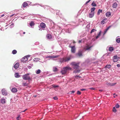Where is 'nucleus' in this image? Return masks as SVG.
Here are the masks:
<instances>
[{
  "label": "nucleus",
  "mask_w": 120,
  "mask_h": 120,
  "mask_svg": "<svg viewBox=\"0 0 120 120\" xmlns=\"http://www.w3.org/2000/svg\"><path fill=\"white\" fill-rule=\"evenodd\" d=\"M106 15L107 17H109L111 15V13L109 12H107L106 14Z\"/></svg>",
  "instance_id": "f3484780"
},
{
  "label": "nucleus",
  "mask_w": 120,
  "mask_h": 120,
  "mask_svg": "<svg viewBox=\"0 0 120 120\" xmlns=\"http://www.w3.org/2000/svg\"><path fill=\"white\" fill-rule=\"evenodd\" d=\"M120 58L119 57H117V56H113V61L114 62H117L119 59Z\"/></svg>",
  "instance_id": "20e7f679"
},
{
  "label": "nucleus",
  "mask_w": 120,
  "mask_h": 120,
  "mask_svg": "<svg viewBox=\"0 0 120 120\" xmlns=\"http://www.w3.org/2000/svg\"><path fill=\"white\" fill-rule=\"evenodd\" d=\"M102 10L101 9L98 10L97 13V14L98 15H99L100 14V13H101L102 12Z\"/></svg>",
  "instance_id": "c756f323"
},
{
  "label": "nucleus",
  "mask_w": 120,
  "mask_h": 120,
  "mask_svg": "<svg viewBox=\"0 0 120 120\" xmlns=\"http://www.w3.org/2000/svg\"><path fill=\"white\" fill-rule=\"evenodd\" d=\"M22 85L23 86H25L27 85V84L26 83H24L23 82L22 83Z\"/></svg>",
  "instance_id": "c9c22d12"
},
{
  "label": "nucleus",
  "mask_w": 120,
  "mask_h": 120,
  "mask_svg": "<svg viewBox=\"0 0 120 120\" xmlns=\"http://www.w3.org/2000/svg\"><path fill=\"white\" fill-rule=\"evenodd\" d=\"M108 49L109 51L112 52L113 50L114 49L112 47H110Z\"/></svg>",
  "instance_id": "dca6fc26"
},
{
  "label": "nucleus",
  "mask_w": 120,
  "mask_h": 120,
  "mask_svg": "<svg viewBox=\"0 0 120 120\" xmlns=\"http://www.w3.org/2000/svg\"><path fill=\"white\" fill-rule=\"evenodd\" d=\"M21 119V118L19 116H18L16 118V119L18 120H19Z\"/></svg>",
  "instance_id": "37998d69"
},
{
  "label": "nucleus",
  "mask_w": 120,
  "mask_h": 120,
  "mask_svg": "<svg viewBox=\"0 0 120 120\" xmlns=\"http://www.w3.org/2000/svg\"><path fill=\"white\" fill-rule=\"evenodd\" d=\"M116 41L118 43H120V38H117L116 39Z\"/></svg>",
  "instance_id": "72a5a7b5"
},
{
  "label": "nucleus",
  "mask_w": 120,
  "mask_h": 120,
  "mask_svg": "<svg viewBox=\"0 0 120 120\" xmlns=\"http://www.w3.org/2000/svg\"><path fill=\"white\" fill-rule=\"evenodd\" d=\"M17 52V51L15 50H13L12 51V53L14 54H16Z\"/></svg>",
  "instance_id": "473e14b6"
},
{
  "label": "nucleus",
  "mask_w": 120,
  "mask_h": 120,
  "mask_svg": "<svg viewBox=\"0 0 120 120\" xmlns=\"http://www.w3.org/2000/svg\"><path fill=\"white\" fill-rule=\"evenodd\" d=\"M117 6V4L116 3H114L112 5V7L114 8H116Z\"/></svg>",
  "instance_id": "aec40b11"
},
{
  "label": "nucleus",
  "mask_w": 120,
  "mask_h": 120,
  "mask_svg": "<svg viewBox=\"0 0 120 120\" xmlns=\"http://www.w3.org/2000/svg\"><path fill=\"white\" fill-rule=\"evenodd\" d=\"M15 77L19 78L20 77V75H19L18 73H16L15 74Z\"/></svg>",
  "instance_id": "4be33fe9"
},
{
  "label": "nucleus",
  "mask_w": 120,
  "mask_h": 120,
  "mask_svg": "<svg viewBox=\"0 0 120 120\" xmlns=\"http://www.w3.org/2000/svg\"><path fill=\"white\" fill-rule=\"evenodd\" d=\"M29 75V74H27L23 75L22 76L23 79L25 80H30L31 79Z\"/></svg>",
  "instance_id": "7ed1b4c3"
},
{
  "label": "nucleus",
  "mask_w": 120,
  "mask_h": 120,
  "mask_svg": "<svg viewBox=\"0 0 120 120\" xmlns=\"http://www.w3.org/2000/svg\"><path fill=\"white\" fill-rule=\"evenodd\" d=\"M25 32H24L23 33V34H25Z\"/></svg>",
  "instance_id": "bf43d9fd"
},
{
  "label": "nucleus",
  "mask_w": 120,
  "mask_h": 120,
  "mask_svg": "<svg viewBox=\"0 0 120 120\" xmlns=\"http://www.w3.org/2000/svg\"><path fill=\"white\" fill-rule=\"evenodd\" d=\"M103 91V90H99V91Z\"/></svg>",
  "instance_id": "5fc2aeb1"
},
{
  "label": "nucleus",
  "mask_w": 120,
  "mask_h": 120,
  "mask_svg": "<svg viewBox=\"0 0 120 120\" xmlns=\"http://www.w3.org/2000/svg\"><path fill=\"white\" fill-rule=\"evenodd\" d=\"M70 47L71 48V51L72 53H74L75 52V46H70Z\"/></svg>",
  "instance_id": "0eeeda50"
},
{
  "label": "nucleus",
  "mask_w": 120,
  "mask_h": 120,
  "mask_svg": "<svg viewBox=\"0 0 120 120\" xmlns=\"http://www.w3.org/2000/svg\"><path fill=\"white\" fill-rule=\"evenodd\" d=\"M91 5L93 6L94 7H95L96 6V4L94 2H93L92 3Z\"/></svg>",
  "instance_id": "2f4dec72"
},
{
  "label": "nucleus",
  "mask_w": 120,
  "mask_h": 120,
  "mask_svg": "<svg viewBox=\"0 0 120 120\" xmlns=\"http://www.w3.org/2000/svg\"><path fill=\"white\" fill-rule=\"evenodd\" d=\"M101 31H100V32H99V34H98V35L96 36V39H97L100 36V35L101 34Z\"/></svg>",
  "instance_id": "a878e982"
},
{
  "label": "nucleus",
  "mask_w": 120,
  "mask_h": 120,
  "mask_svg": "<svg viewBox=\"0 0 120 120\" xmlns=\"http://www.w3.org/2000/svg\"><path fill=\"white\" fill-rule=\"evenodd\" d=\"M75 77L76 78H77V79L78 78V77H79V78H81V77H80V76H79L78 75H76L75 76Z\"/></svg>",
  "instance_id": "49530a36"
},
{
  "label": "nucleus",
  "mask_w": 120,
  "mask_h": 120,
  "mask_svg": "<svg viewBox=\"0 0 120 120\" xmlns=\"http://www.w3.org/2000/svg\"><path fill=\"white\" fill-rule=\"evenodd\" d=\"M40 60V59L39 58H34L33 60L34 61H38Z\"/></svg>",
  "instance_id": "b1692460"
},
{
  "label": "nucleus",
  "mask_w": 120,
  "mask_h": 120,
  "mask_svg": "<svg viewBox=\"0 0 120 120\" xmlns=\"http://www.w3.org/2000/svg\"><path fill=\"white\" fill-rule=\"evenodd\" d=\"M35 24L34 22L33 21H31L30 23V26L31 27H32L33 26H34Z\"/></svg>",
  "instance_id": "5701e85b"
},
{
  "label": "nucleus",
  "mask_w": 120,
  "mask_h": 120,
  "mask_svg": "<svg viewBox=\"0 0 120 120\" xmlns=\"http://www.w3.org/2000/svg\"><path fill=\"white\" fill-rule=\"evenodd\" d=\"M117 95H116V96H117Z\"/></svg>",
  "instance_id": "0e129e2a"
},
{
  "label": "nucleus",
  "mask_w": 120,
  "mask_h": 120,
  "mask_svg": "<svg viewBox=\"0 0 120 120\" xmlns=\"http://www.w3.org/2000/svg\"><path fill=\"white\" fill-rule=\"evenodd\" d=\"M110 27L111 26H110L108 27H107V28L104 31V34H105L106 32L110 28Z\"/></svg>",
  "instance_id": "7c9ffc66"
},
{
  "label": "nucleus",
  "mask_w": 120,
  "mask_h": 120,
  "mask_svg": "<svg viewBox=\"0 0 120 120\" xmlns=\"http://www.w3.org/2000/svg\"><path fill=\"white\" fill-rule=\"evenodd\" d=\"M120 107L119 105L118 104H117L116 105V108H118Z\"/></svg>",
  "instance_id": "79ce46f5"
},
{
  "label": "nucleus",
  "mask_w": 120,
  "mask_h": 120,
  "mask_svg": "<svg viewBox=\"0 0 120 120\" xmlns=\"http://www.w3.org/2000/svg\"><path fill=\"white\" fill-rule=\"evenodd\" d=\"M1 91L3 95L5 96H6L7 95V92L5 89H2L1 90Z\"/></svg>",
  "instance_id": "423d86ee"
},
{
  "label": "nucleus",
  "mask_w": 120,
  "mask_h": 120,
  "mask_svg": "<svg viewBox=\"0 0 120 120\" xmlns=\"http://www.w3.org/2000/svg\"><path fill=\"white\" fill-rule=\"evenodd\" d=\"M71 56H70V57H68L64 59V60L65 62L68 61L70 60V57Z\"/></svg>",
  "instance_id": "ddd939ff"
},
{
  "label": "nucleus",
  "mask_w": 120,
  "mask_h": 120,
  "mask_svg": "<svg viewBox=\"0 0 120 120\" xmlns=\"http://www.w3.org/2000/svg\"><path fill=\"white\" fill-rule=\"evenodd\" d=\"M41 71L40 69H38L37 71H36V73L37 74H39L40 73Z\"/></svg>",
  "instance_id": "f704fd0d"
},
{
  "label": "nucleus",
  "mask_w": 120,
  "mask_h": 120,
  "mask_svg": "<svg viewBox=\"0 0 120 120\" xmlns=\"http://www.w3.org/2000/svg\"><path fill=\"white\" fill-rule=\"evenodd\" d=\"M93 46H92L90 47H89V45H87L86 46V49L85 50H89L90 49V48H91V47H93Z\"/></svg>",
  "instance_id": "412c9836"
},
{
  "label": "nucleus",
  "mask_w": 120,
  "mask_h": 120,
  "mask_svg": "<svg viewBox=\"0 0 120 120\" xmlns=\"http://www.w3.org/2000/svg\"><path fill=\"white\" fill-rule=\"evenodd\" d=\"M12 15L10 16L11 17H12L13 15Z\"/></svg>",
  "instance_id": "052dcab7"
},
{
  "label": "nucleus",
  "mask_w": 120,
  "mask_h": 120,
  "mask_svg": "<svg viewBox=\"0 0 120 120\" xmlns=\"http://www.w3.org/2000/svg\"><path fill=\"white\" fill-rule=\"evenodd\" d=\"M1 102L3 104H4L6 102V100L4 99H2L1 100Z\"/></svg>",
  "instance_id": "6ab92c4d"
},
{
  "label": "nucleus",
  "mask_w": 120,
  "mask_h": 120,
  "mask_svg": "<svg viewBox=\"0 0 120 120\" xmlns=\"http://www.w3.org/2000/svg\"><path fill=\"white\" fill-rule=\"evenodd\" d=\"M86 90V89H82L80 90L81 91H83L84 90Z\"/></svg>",
  "instance_id": "8fccbe9b"
},
{
  "label": "nucleus",
  "mask_w": 120,
  "mask_h": 120,
  "mask_svg": "<svg viewBox=\"0 0 120 120\" xmlns=\"http://www.w3.org/2000/svg\"><path fill=\"white\" fill-rule=\"evenodd\" d=\"M58 69L56 67H54L53 68V71L54 72H56L58 71Z\"/></svg>",
  "instance_id": "a211bd4d"
},
{
  "label": "nucleus",
  "mask_w": 120,
  "mask_h": 120,
  "mask_svg": "<svg viewBox=\"0 0 120 120\" xmlns=\"http://www.w3.org/2000/svg\"><path fill=\"white\" fill-rule=\"evenodd\" d=\"M45 24L43 22L41 23L40 24V26L42 28H45Z\"/></svg>",
  "instance_id": "1a4fd4ad"
},
{
  "label": "nucleus",
  "mask_w": 120,
  "mask_h": 120,
  "mask_svg": "<svg viewBox=\"0 0 120 120\" xmlns=\"http://www.w3.org/2000/svg\"><path fill=\"white\" fill-rule=\"evenodd\" d=\"M80 71V70L79 69H75L74 71V73H79Z\"/></svg>",
  "instance_id": "bb28decb"
},
{
  "label": "nucleus",
  "mask_w": 120,
  "mask_h": 120,
  "mask_svg": "<svg viewBox=\"0 0 120 120\" xmlns=\"http://www.w3.org/2000/svg\"><path fill=\"white\" fill-rule=\"evenodd\" d=\"M11 91L13 92H15L17 91V90L15 88H13L12 89Z\"/></svg>",
  "instance_id": "9b49d317"
},
{
  "label": "nucleus",
  "mask_w": 120,
  "mask_h": 120,
  "mask_svg": "<svg viewBox=\"0 0 120 120\" xmlns=\"http://www.w3.org/2000/svg\"><path fill=\"white\" fill-rule=\"evenodd\" d=\"M46 37L47 38L49 39H51L52 38V36L50 34H47L46 35Z\"/></svg>",
  "instance_id": "9d476101"
},
{
  "label": "nucleus",
  "mask_w": 120,
  "mask_h": 120,
  "mask_svg": "<svg viewBox=\"0 0 120 120\" xmlns=\"http://www.w3.org/2000/svg\"><path fill=\"white\" fill-rule=\"evenodd\" d=\"M81 93L79 91H78L77 93V94L78 95H80L81 94Z\"/></svg>",
  "instance_id": "ea45409f"
},
{
  "label": "nucleus",
  "mask_w": 120,
  "mask_h": 120,
  "mask_svg": "<svg viewBox=\"0 0 120 120\" xmlns=\"http://www.w3.org/2000/svg\"><path fill=\"white\" fill-rule=\"evenodd\" d=\"M58 56H51L50 57L52 58H56L58 57Z\"/></svg>",
  "instance_id": "c85d7f7f"
},
{
  "label": "nucleus",
  "mask_w": 120,
  "mask_h": 120,
  "mask_svg": "<svg viewBox=\"0 0 120 120\" xmlns=\"http://www.w3.org/2000/svg\"><path fill=\"white\" fill-rule=\"evenodd\" d=\"M112 111L113 112H116V110L115 107H114L113 108Z\"/></svg>",
  "instance_id": "58836bf2"
},
{
  "label": "nucleus",
  "mask_w": 120,
  "mask_h": 120,
  "mask_svg": "<svg viewBox=\"0 0 120 120\" xmlns=\"http://www.w3.org/2000/svg\"><path fill=\"white\" fill-rule=\"evenodd\" d=\"M27 109H26L25 110H24V111H22V112H25V111H26Z\"/></svg>",
  "instance_id": "6e6d98bb"
},
{
  "label": "nucleus",
  "mask_w": 120,
  "mask_h": 120,
  "mask_svg": "<svg viewBox=\"0 0 120 120\" xmlns=\"http://www.w3.org/2000/svg\"><path fill=\"white\" fill-rule=\"evenodd\" d=\"M81 42V40H79V41L78 42L79 43H80Z\"/></svg>",
  "instance_id": "603ef678"
},
{
  "label": "nucleus",
  "mask_w": 120,
  "mask_h": 120,
  "mask_svg": "<svg viewBox=\"0 0 120 120\" xmlns=\"http://www.w3.org/2000/svg\"><path fill=\"white\" fill-rule=\"evenodd\" d=\"M75 41H74V42H73V43H75Z\"/></svg>",
  "instance_id": "680f3d73"
},
{
  "label": "nucleus",
  "mask_w": 120,
  "mask_h": 120,
  "mask_svg": "<svg viewBox=\"0 0 120 120\" xmlns=\"http://www.w3.org/2000/svg\"><path fill=\"white\" fill-rule=\"evenodd\" d=\"M75 92V91H72L70 92V93H70V94H71L72 93H74Z\"/></svg>",
  "instance_id": "de8ad7c7"
},
{
  "label": "nucleus",
  "mask_w": 120,
  "mask_h": 120,
  "mask_svg": "<svg viewBox=\"0 0 120 120\" xmlns=\"http://www.w3.org/2000/svg\"><path fill=\"white\" fill-rule=\"evenodd\" d=\"M52 86L54 87H57L59 86H58L56 85H52Z\"/></svg>",
  "instance_id": "a19ab883"
},
{
  "label": "nucleus",
  "mask_w": 120,
  "mask_h": 120,
  "mask_svg": "<svg viewBox=\"0 0 120 120\" xmlns=\"http://www.w3.org/2000/svg\"><path fill=\"white\" fill-rule=\"evenodd\" d=\"M29 57V56H25L21 59V60L23 62H25L28 60V57Z\"/></svg>",
  "instance_id": "39448f33"
},
{
  "label": "nucleus",
  "mask_w": 120,
  "mask_h": 120,
  "mask_svg": "<svg viewBox=\"0 0 120 120\" xmlns=\"http://www.w3.org/2000/svg\"><path fill=\"white\" fill-rule=\"evenodd\" d=\"M34 97L35 98L37 96L36 95H34Z\"/></svg>",
  "instance_id": "4d7b16f0"
},
{
  "label": "nucleus",
  "mask_w": 120,
  "mask_h": 120,
  "mask_svg": "<svg viewBox=\"0 0 120 120\" xmlns=\"http://www.w3.org/2000/svg\"><path fill=\"white\" fill-rule=\"evenodd\" d=\"M105 67L109 68H110L111 67V65H106V66Z\"/></svg>",
  "instance_id": "4c0bfd02"
},
{
  "label": "nucleus",
  "mask_w": 120,
  "mask_h": 120,
  "mask_svg": "<svg viewBox=\"0 0 120 120\" xmlns=\"http://www.w3.org/2000/svg\"><path fill=\"white\" fill-rule=\"evenodd\" d=\"M106 19H104L103 20H102L101 22V24H105V21L106 20Z\"/></svg>",
  "instance_id": "cd10ccee"
},
{
  "label": "nucleus",
  "mask_w": 120,
  "mask_h": 120,
  "mask_svg": "<svg viewBox=\"0 0 120 120\" xmlns=\"http://www.w3.org/2000/svg\"><path fill=\"white\" fill-rule=\"evenodd\" d=\"M115 94H113V95H115Z\"/></svg>",
  "instance_id": "e2e57ef3"
},
{
  "label": "nucleus",
  "mask_w": 120,
  "mask_h": 120,
  "mask_svg": "<svg viewBox=\"0 0 120 120\" xmlns=\"http://www.w3.org/2000/svg\"><path fill=\"white\" fill-rule=\"evenodd\" d=\"M89 89L91 90H94L95 89L94 88L92 87L90 88Z\"/></svg>",
  "instance_id": "a18cd8bd"
},
{
  "label": "nucleus",
  "mask_w": 120,
  "mask_h": 120,
  "mask_svg": "<svg viewBox=\"0 0 120 120\" xmlns=\"http://www.w3.org/2000/svg\"><path fill=\"white\" fill-rule=\"evenodd\" d=\"M4 14H3V15H1V17H3V16H4Z\"/></svg>",
  "instance_id": "13d9d810"
},
{
  "label": "nucleus",
  "mask_w": 120,
  "mask_h": 120,
  "mask_svg": "<svg viewBox=\"0 0 120 120\" xmlns=\"http://www.w3.org/2000/svg\"><path fill=\"white\" fill-rule=\"evenodd\" d=\"M94 13L91 12L89 14V17L90 18H92L94 16Z\"/></svg>",
  "instance_id": "4468645a"
},
{
  "label": "nucleus",
  "mask_w": 120,
  "mask_h": 120,
  "mask_svg": "<svg viewBox=\"0 0 120 120\" xmlns=\"http://www.w3.org/2000/svg\"><path fill=\"white\" fill-rule=\"evenodd\" d=\"M82 51H79L78 53L76 54V55L78 56L79 57H80L82 56Z\"/></svg>",
  "instance_id": "6e6552de"
},
{
  "label": "nucleus",
  "mask_w": 120,
  "mask_h": 120,
  "mask_svg": "<svg viewBox=\"0 0 120 120\" xmlns=\"http://www.w3.org/2000/svg\"><path fill=\"white\" fill-rule=\"evenodd\" d=\"M19 66V63H16L14 65V67L16 69Z\"/></svg>",
  "instance_id": "2eb2a0df"
},
{
  "label": "nucleus",
  "mask_w": 120,
  "mask_h": 120,
  "mask_svg": "<svg viewBox=\"0 0 120 120\" xmlns=\"http://www.w3.org/2000/svg\"><path fill=\"white\" fill-rule=\"evenodd\" d=\"M116 83H115L113 84L112 85H111V86H114L115 85H116Z\"/></svg>",
  "instance_id": "864d4df0"
},
{
  "label": "nucleus",
  "mask_w": 120,
  "mask_h": 120,
  "mask_svg": "<svg viewBox=\"0 0 120 120\" xmlns=\"http://www.w3.org/2000/svg\"><path fill=\"white\" fill-rule=\"evenodd\" d=\"M79 63L72 62L71 63V64L72 65L73 68L74 69H78L79 67Z\"/></svg>",
  "instance_id": "f03ea898"
},
{
  "label": "nucleus",
  "mask_w": 120,
  "mask_h": 120,
  "mask_svg": "<svg viewBox=\"0 0 120 120\" xmlns=\"http://www.w3.org/2000/svg\"><path fill=\"white\" fill-rule=\"evenodd\" d=\"M117 66L118 67H120V65L119 64H117Z\"/></svg>",
  "instance_id": "3c124183"
},
{
  "label": "nucleus",
  "mask_w": 120,
  "mask_h": 120,
  "mask_svg": "<svg viewBox=\"0 0 120 120\" xmlns=\"http://www.w3.org/2000/svg\"><path fill=\"white\" fill-rule=\"evenodd\" d=\"M95 8H91V12L92 13H94V11L95 9Z\"/></svg>",
  "instance_id": "393cba45"
},
{
  "label": "nucleus",
  "mask_w": 120,
  "mask_h": 120,
  "mask_svg": "<svg viewBox=\"0 0 120 120\" xmlns=\"http://www.w3.org/2000/svg\"><path fill=\"white\" fill-rule=\"evenodd\" d=\"M53 98L55 100H56L58 99L56 97H55Z\"/></svg>",
  "instance_id": "09e8293b"
},
{
  "label": "nucleus",
  "mask_w": 120,
  "mask_h": 120,
  "mask_svg": "<svg viewBox=\"0 0 120 120\" xmlns=\"http://www.w3.org/2000/svg\"><path fill=\"white\" fill-rule=\"evenodd\" d=\"M71 69V68L69 66L65 67L61 70V73L62 74H64L66 73L67 70Z\"/></svg>",
  "instance_id": "f257e3e1"
},
{
  "label": "nucleus",
  "mask_w": 120,
  "mask_h": 120,
  "mask_svg": "<svg viewBox=\"0 0 120 120\" xmlns=\"http://www.w3.org/2000/svg\"><path fill=\"white\" fill-rule=\"evenodd\" d=\"M96 31V30L94 29H93L92 30H91L90 33H91L93 32H94L95 31Z\"/></svg>",
  "instance_id": "e433bc0d"
},
{
  "label": "nucleus",
  "mask_w": 120,
  "mask_h": 120,
  "mask_svg": "<svg viewBox=\"0 0 120 120\" xmlns=\"http://www.w3.org/2000/svg\"><path fill=\"white\" fill-rule=\"evenodd\" d=\"M28 5V4L26 2H24L22 4V6L24 8L25 7Z\"/></svg>",
  "instance_id": "f8f14e48"
},
{
  "label": "nucleus",
  "mask_w": 120,
  "mask_h": 120,
  "mask_svg": "<svg viewBox=\"0 0 120 120\" xmlns=\"http://www.w3.org/2000/svg\"><path fill=\"white\" fill-rule=\"evenodd\" d=\"M91 0H89L88 1H87L85 3L86 4L87 3H89Z\"/></svg>",
  "instance_id": "c03bdc74"
}]
</instances>
